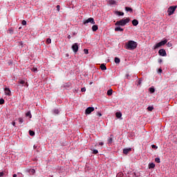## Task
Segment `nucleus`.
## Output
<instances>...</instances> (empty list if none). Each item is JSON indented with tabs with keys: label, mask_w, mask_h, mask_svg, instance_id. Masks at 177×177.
Returning a JSON list of instances; mask_svg holds the SVG:
<instances>
[{
	"label": "nucleus",
	"mask_w": 177,
	"mask_h": 177,
	"mask_svg": "<svg viewBox=\"0 0 177 177\" xmlns=\"http://www.w3.org/2000/svg\"><path fill=\"white\" fill-rule=\"evenodd\" d=\"M21 24L22 26H26L27 24V21L26 20H23Z\"/></svg>",
	"instance_id": "obj_34"
},
{
	"label": "nucleus",
	"mask_w": 177,
	"mask_h": 177,
	"mask_svg": "<svg viewBox=\"0 0 177 177\" xmlns=\"http://www.w3.org/2000/svg\"><path fill=\"white\" fill-rule=\"evenodd\" d=\"M158 53L160 55V56H167V52L165 51V49H160L158 51Z\"/></svg>",
	"instance_id": "obj_9"
},
{
	"label": "nucleus",
	"mask_w": 177,
	"mask_h": 177,
	"mask_svg": "<svg viewBox=\"0 0 177 177\" xmlns=\"http://www.w3.org/2000/svg\"><path fill=\"white\" fill-rule=\"evenodd\" d=\"M4 91L6 96H12V91H10V89H9V88H6L4 89Z\"/></svg>",
	"instance_id": "obj_8"
},
{
	"label": "nucleus",
	"mask_w": 177,
	"mask_h": 177,
	"mask_svg": "<svg viewBox=\"0 0 177 177\" xmlns=\"http://www.w3.org/2000/svg\"><path fill=\"white\" fill-rule=\"evenodd\" d=\"M100 146H103V145H104V143H103L102 142L99 143Z\"/></svg>",
	"instance_id": "obj_47"
},
{
	"label": "nucleus",
	"mask_w": 177,
	"mask_h": 177,
	"mask_svg": "<svg viewBox=\"0 0 177 177\" xmlns=\"http://www.w3.org/2000/svg\"><path fill=\"white\" fill-rule=\"evenodd\" d=\"M158 72H159V73H162V68H159V69H158Z\"/></svg>",
	"instance_id": "obj_46"
},
{
	"label": "nucleus",
	"mask_w": 177,
	"mask_h": 177,
	"mask_svg": "<svg viewBox=\"0 0 177 177\" xmlns=\"http://www.w3.org/2000/svg\"><path fill=\"white\" fill-rule=\"evenodd\" d=\"M115 31H124V28L118 26L115 28Z\"/></svg>",
	"instance_id": "obj_15"
},
{
	"label": "nucleus",
	"mask_w": 177,
	"mask_h": 177,
	"mask_svg": "<svg viewBox=\"0 0 177 177\" xmlns=\"http://www.w3.org/2000/svg\"><path fill=\"white\" fill-rule=\"evenodd\" d=\"M97 115H99V117H102V113H97Z\"/></svg>",
	"instance_id": "obj_48"
},
{
	"label": "nucleus",
	"mask_w": 177,
	"mask_h": 177,
	"mask_svg": "<svg viewBox=\"0 0 177 177\" xmlns=\"http://www.w3.org/2000/svg\"><path fill=\"white\" fill-rule=\"evenodd\" d=\"M19 84H21V85H24V84H26V82L24 80H21L19 82Z\"/></svg>",
	"instance_id": "obj_38"
},
{
	"label": "nucleus",
	"mask_w": 177,
	"mask_h": 177,
	"mask_svg": "<svg viewBox=\"0 0 177 177\" xmlns=\"http://www.w3.org/2000/svg\"><path fill=\"white\" fill-rule=\"evenodd\" d=\"M29 172H30V174H35V169H30L29 170Z\"/></svg>",
	"instance_id": "obj_32"
},
{
	"label": "nucleus",
	"mask_w": 177,
	"mask_h": 177,
	"mask_svg": "<svg viewBox=\"0 0 177 177\" xmlns=\"http://www.w3.org/2000/svg\"><path fill=\"white\" fill-rule=\"evenodd\" d=\"M114 62H115V63H116V64H120L121 60L118 57H115Z\"/></svg>",
	"instance_id": "obj_16"
},
{
	"label": "nucleus",
	"mask_w": 177,
	"mask_h": 177,
	"mask_svg": "<svg viewBox=\"0 0 177 177\" xmlns=\"http://www.w3.org/2000/svg\"><path fill=\"white\" fill-rule=\"evenodd\" d=\"M147 110H148V111H153V110H154V107H153V106H148L147 107Z\"/></svg>",
	"instance_id": "obj_22"
},
{
	"label": "nucleus",
	"mask_w": 177,
	"mask_h": 177,
	"mask_svg": "<svg viewBox=\"0 0 177 177\" xmlns=\"http://www.w3.org/2000/svg\"><path fill=\"white\" fill-rule=\"evenodd\" d=\"M155 161L158 163L160 164L161 162V160H160V158H156Z\"/></svg>",
	"instance_id": "obj_28"
},
{
	"label": "nucleus",
	"mask_w": 177,
	"mask_h": 177,
	"mask_svg": "<svg viewBox=\"0 0 177 177\" xmlns=\"http://www.w3.org/2000/svg\"><path fill=\"white\" fill-rule=\"evenodd\" d=\"M54 113H55V114H59V110L55 109V110L54 111Z\"/></svg>",
	"instance_id": "obj_43"
},
{
	"label": "nucleus",
	"mask_w": 177,
	"mask_h": 177,
	"mask_svg": "<svg viewBox=\"0 0 177 177\" xmlns=\"http://www.w3.org/2000/svg\"><path fill=\"white\" fill-rule=\"evenodd\" d=\"M3 175H5V173H3V171L0 172V177L3 176Z\"/></svg>",
	"instance_id": "obj_41"
},
{
	"label": "nucleus",
	"mask_w": 177,
	"mask_h": 177,
	"mask_svg": "<svg viewBox=\"0 0 177 177\" xmlns=\"http://www.w3.org/2000/svg\"><path fill=\"white\" fill-rule=\"evenodd\" d=\"M98 29H99V27L97 25H94L92 26L93 31H97Z\"/></svg>",
	"instance_id": "obj_12"
},
{
	"label": "nucleus",
	"mask_w": 177,
	"mask_h": 177,
	"mask_svg": "<svg viewBox=\"0 0 177 177\" xmlns=\"http://www.w3.org/2000/svg\"><path fill=\"white\" fill-rule=\"evenodd\" d=\"M125 10H127V12H132V8H129V7H125Z\"/></svg>",
	"instance_id": "obj_21"
},
{
	"label": "nucleus",
	"mask_w": 177,
	"mask_h": 177,
	"mask_svg": "<svg viewBox=\"0 0 177 177\" xmlns=\"http://www.w3.org/2000/svg\"><path fill=\"white\" fill-rule=\"evenodd\" d=\"M12 125H13V127H16V122H12Z\"/></svg>",
	"instance_id": "obj_45"
},
{
	"label": "nucleus",
	"mask_w": 177,
	"mask_h": 177,
	"mask_svg": "<svg viewBox=\"0 0 177 177\" xmlns=\"http://www.w3.org/2000/svg\"><path fill=\"white\" fill-rule=\"evenodd\" d=\"M29 134H30V136H34V135H35V132L30 130L29 131Z\"/></svg>",
	"instance_id": "obj_27"
},
{
	"label": "nucleus",
	"mask_w": 177,
	"mask_h": 177,
	"mask_svg": "<svg viewBox=\"0 0 177 177\" xmlns=\"http://www.w3.org/2000/svg\"><path fill=\"white\" fill-rule=\"evenodd\" d=\"M86 88L85 87L82 88L81 91L82 92H86Z\"/></svg>",
	"instance_id": "obj_39"
},
{
	"label": "nucleus",
	"mask_w": 177,
	"mask_h": 177,
	"mask_svg": "<svg viewBox=\"0 0 177 177\" xmlns=\"http://www.w3.org/2000/svg\"><path fill=\"white\" fill-rule=\"evenodd\" d=\"M141 84H142V79H139V80H138L137 85H141Z\"/></svg>",
	"instance_id": "obj_35"
},
{
	"label": "nucleus",
	"mask_w": 177,
	"mask_h": 177,
	"mask_svg": "<svg viewBox=\"0 0 177 177\" xmlns=\"http://www.w3.org/2000/svg\"><path fill=\"white\" fill-rule=\"evenodd\" d=\"M149 91L151 93H154V92H156V89L154 88V87L149 88Z\"/></svg>",
	"instance_id": "obj_19"
},
{
	"label": "nucleus",
	"mask_w": 177,
	"mask_h": 177,
	"mask_svg": "<svg viewBox=\"0 0 177 177\" xmlns=\"http://www.w3.org/2000/svg\"><path fill=\"white\" fill-rule=\"evenodd\" d=\"M92 82L90 83V85H91Z\"/></svg>",
	"instance_id": "obj_54"
},
{
	"label": "nucleus",
	"mask_w": 177,
	"mask_h": 177,
	"mask_svg": "<svg viewBox=\"0 0 177 177\" xmlns=\"http://www.w3.org/2000/svg\"><path fill=\"white\" fill-rule=\"evenodd\" d=\"M19 30L21 29V27H19Z\"/></svg>",
	"instance_id": "obj_53"
},
{
	"label": "nucleus",
	"mask_w": 177,
	"mask_h": 177,
	"mask_svg": "<svg viewBox=\"0 0 177 177\" xmlns=\"http://www.w3.org/2000/svg\"><path fill=\"white\" fill-rule=\"evenodd\" d=\"M132 24H133V26H138V24H139V21H138L137 19H133L132 21Z\"/></svg>",
	"instance_id": "obj_11"
},
{
	"label": "nucleus",
	"mask_w": 177,
	"mask_h": 177,
	"mask_svg": "<svg viewBox=\"0 0 177 177\" xmlns=\"http://www.w3.org/2000/svg\"><path fill=\"white\" fill-rule=\"evenodd\" d=\"M156 167V164H154V163H149V169H151V168H155Z\"/></svg>",
	"instance_id": "obj_18"
},
{
	"label": "nucleus",
	"mask_w": 177,
	"mask_h": 177,
	"mask_svg": "<svg viewBox=\"0 0 177 177\" xmlns=\"http://www.w3.org/2000/svg\"><path fill=\"white\" fill-rule=\"evenodd\" d=\"M136 48H138V43L135 41L129 40L126 44V49H128V50H133Z\"/></svg>",
	"instance_id": "obj_1"
},
{
	"label": "nucleus",
	"mask_w": 177,
	"mask_h": 177,
	"mask_svg": "<svg viewBox=\"0 0 177 177\" xmlns=\"http://www.w3.org/2000/svg\"><path fill=\"white\" fill-rule=\"evenodd\" d=\"M167 46L169 47V48H171V46H172V44H171V43H168L167 44Z\"/></svg>",
	"instance_id": "obj_44"
},
{
	"label": "nucleus",
	"mask_w": 177,
	"mask_h": 177,
	"mask_svg": "<svg viewBox=\"0 0 177 177\" xmlns=\"http://www.w3.org/2000/svg\"><path fill=\"white\" fill-rule=\"evenodd\" d=\"M18 121L19 124H23V122H24V120L21 118H18Z\"/></svg>",
	"instance_id": "obj_26"
},
{
	"label": "nucleus",
	"mask_w": 177,
	"mask_h": 177,
	"mask_svg": "<svg viewBox=\"0 0 177 177\" xmlns=\"http://www.w3.org/2000/svg\"><path fill=\"white\" fill-rule=\"evenodd\" d=\"M128 77H129V75H127V78H128Z\"/></svg>",
	"instance_id": "obj_52"
},
{
	"label": "nucleus",
	"mask_w": 177,
	"mask_h": 177,
	"mask_svg": "<svg viewBox=\"0 0 177 177\" xmlns=\"http://www.w3.org/2000/svg\"><path fill=\"white\" fill-rule=\"evenodd\" d=\"M31 71H33V73H37V71H38V68L33 67L31 68Z\"/></svg>",
	"instance_id": "obj_24"
},
{
	"label": "nucleus",
	"mask_w": 177,
	"mask_h": 177,
	"mask_svg": "<svg viewBox=\"0 0 177 177\" xmlns=\"http://www.w3.org/2000/svg\"><path fill=\"white\" fill-rule=\"evenodd\" d=\"M13 177H17V174H13Z\"/></svg>",
	"instance_id": "obj_51"
},
{
	"label": "nucleus",
	"mask_w": 177,
	"mask_h": 177,
	"mask_svg": "<svg viewBox=\"0 0 177 177\" xmlns=\"http://www.w3.org/2000/svg\"><path fill=\"white\" fill-rule=\"evenodd\" d=\"M5 104V100L3 98L0 99V104Z\"/></svg>",
	"instance_id": "obj_31"
},
{
	"label": "nucleus",
	"mask_w": 177,
	"mask_h": 177,
	"mask_svg": "<svg viewBox=\"0 0 177 177\" xmlns=\"http://www.w3.org/2000/svg\"><path fill=\"white\" fill-rule=\"evenodd\" d=\"M158 63H162V59H159Z\"/></svg>",
	"instance_id": "obj_49"
},
{
	"label": "nucleus",
	"mask_w": 177,
	"mask_h": 177,
	"mask_svg": "<svg viewBox=\"0 0 177 177\" xmlns=\"http://www.w3.org/2000/svg\"><path fill=\"white\" fill-rule=\"evenodd\" d=\"M151 147H152V149H158V147H157L156 145H151Z\"/></svg>",
	"instance_id": "obj_36"
},
{
	"label": "nucleus",
	"mask_w": 177,
	"mask_h": 177,
	"mask_svg": "<svg viewBox=\"0 0 177 177\" xmlns=\"http://www.w3.org/2000/svg\"><path fill=\"white\" fill-rule=\"evenodd\" d=\"M8 32H9V34H10V35H12L13 34V28H10L8 30Z\"/></svg>",
	"instance_id": "obj_23"
},
{
	"label": "nucleus",
	"mask_w": 177,
	"mask_h": 177,
	"mask_svg": "<svg viewBox=\"0 0 177 177\" xmlns=\"http://www.w3.org/2000/svg\"><path fill=\"white\" fill-rule=\"evenodd\" d=\"M107 95H108V96H111L113 95V89L111 88V89L108 90Z\"/></svg>",
	"instance_id": "obj_17"
},
{
	"label": "nucleus",
	"mask_w": 177,
	"mask_h": 177,
	"mask_svg": "<svg viewBox=\"0 0 177 177\" xmlns=\"http://www.w3.org/2000/svg\"><path fill=\"white\" fill-rule=\"evenodd\" d=\"M90 23L91 24H95V19L92 17L88 18L83 21V24H88Z\"/></svg>",
	"instance_id": "obj_5"
},
{
	"label": "nucleus",
	"mask_w": 177,
	"mask_h": 177,
	"mask_svg": "<svg viewBox=\"0 0 177 177\" xmlns=\"http://www.w3.org/2000/svg\"><path fill=\"white\" fill-rule=\"evenodd\" d=\"M129 18L122 19L120 21H117L115 26H122V27H124V26H127L129 23Z\"/></svg>",
	"instance_id": "obj_2"
},
{
	"label": "nucleus",
	"mask_w": 177,
	"mask_h": 177,
	"mask_svg": "<svg viewBox=\"0 0 177 177\" xmlns=\"http://www.w3.org/2000/svg\"><path fill=\"white\" fill-rule=\"evenodd\" d=\"M115 115H116L117 118H121V117H122V113H121V112H117L115 113Z\"/></svg>",
	"instance_id": "obj_14"
},
{
	"label": "nucleus",
	"mask_w": 177,
	"mask_h": 177,
	"mask_svg": "<svg viewBox=\"0 0 177 177\" xmlns=\"http://www.w3.org/2000/svg\"><path fill=\"white\" fill-rule=\"evenodd\" d=\"M57 10L59 12L60 10V6H57Z\"/></svg>",
	"instance_id": "obj_42"
},
{
	"label": "nucleus",
	"mask_w": 177,
	"mask_h": 177,
	"mask_svg": "<svg viewBox=\"0 0 177 177\" xmlns=\"http://www.w3.org/2000/svg\"><path fill=\"white\" fill-rule=\"evenodd\" d=\"M176 8L177 6H170L168 8L167 13L169 16H172V14L175 12V10H176Z\"/></svg>",
	"instance_id": "obj_4"
},
{
	"label": "nucleus",
	"mask_w": 177,
	"mask_h": 177,
	"mask_svg": "<svg viewBox=\"0 0 177 177\" xmlns=\"http://www.w3.org/2000/svg\"><path fill=\"white\" fill-rule=\"evenodd\" d=\"M97 153H99V151H97V149L93 150V154H97Z\"/></svg>",
	"instance_id": "obj_33"
},
{
	"label": "nucleus",
	"mask_w": 177,
	"mask_h": 177,
	"mask_svg": "<svg viewBox=\"0 0 177 177\" xmlns=\"http://www.w3.org/2000/svg\"><path fill=\"white\" fill-rule=\"evenodd\" d=\"M117 15H118V16H124V12L118 11Z\"/></svg>",
	"instance_id": "obj_30"
},
{
	"label": "nucleus",
	"mask_w": 177,
	"mask_h": 177,
	"mask_svg": "<svg viewBox=\"0 0 177 177\" xmlns=\"http://www.w3.org/2000/svg\"><path fill=\"white\" fill-rule=\"evenodd\" d=\"M108 142H109V143H113V138H109V140H108Z\"/></svg>",
	"instance_id": "obj_40"
},
{
	"label": "nucleus",
	"mask_w": 177,
	"mask_h": 177,
	"mask_svg": "<svg viewBox=\"0 0 177 177\" xmlns=\"http://www.w3.org/2000/svg\"><path fill=\"white\" fill-rule=\"evenodd\" d=\"M92 111H95V108L91 106L88 107L85 111V114H91Z\"/></svg>",
	"instance_id": "obj_6"
},
{
	"label": "nucleus",
	"mask_w": 177,
	"mask_h": 177,
	"mask_svg": "<svg viewBox=\"0 0 177 177\" xmlns=\"http://www.w3.org/2000/svg\"><path fill=\"white\" fill-rule=\"evenodd\" d=\"M84 52L85 55H88V53H89V51L88 50V49H84Z\"/></svg>",
	"instance_id": "obj_37"
},
{
	"label": "nucleus",
	"mask_w": 177,
	"mask_h": 177,
	"mask_svg": "<svg viewBox=\"0 0 177 177\" xmlns=\"http://www.w3.org/2000/svg\"><path fill=\"white\" fill-rule=\"evenodd\" d=\"M100 68L102 71L107 70V67H106V65L104 64H102L100 66Z\"/></svg>",
	"instance_id": "obj_13"
},
{
	"label": "nucleus",
	"mask_w": 177,
	"mask_h": 177,
	"mask_svg": "<svg viewBox=\"0 0 177 177\" xmlns=\"http://www.w3.org/2000/svg\"><path fill=\"white\" fill-rule=\"evenodd\" d=\"M167 42H168L167 39H165V40L160 41L159 43L156 44L153 46V49H158V48H160L161 46H164V45H165L167 44Z\"/></svg>",
	"instance_id": "obj_3"
},
{
	"label": "nucleus",
	"mask_w": 177,
	"mask_h": 177,
	"mask_svg": "<svg viewBox=\"0 0 177 177\" xmlns=\"http://www.w3.org/2000/svg\"><path fill=\"white\" fill-rule=\"evenodd\" d=\"M129 151H132L131 148H128V149H123V153L124 154H128L129 153Z\"/></svg>",
	"instance_id": "obj_10"
},
{
	"label": "nucleus",
	"mask_w": 177,
	"mask_h": 177,
	"mask_svg": "<svg viewBox=\"0 0 177 177\" xmlns=\"http://www.w3.org/2000/svg\"><path fill=\"white\" fill-rule=\"evenodd\" d=\"M72 49L74 52V53H77L78 52V44L75 43L73 46H72Z\"/></svg>",
	"instance_id": "obj_7"
},
{
	"label": "nucleus",
	"mask_w": 177,
	"mask_h": 177,
	"mask_svg": "<svg viewBox=\"0 0 177 177\" xmlns=\"http://www.w3.org/2000/svg\"><path fill=\"white\" fill-rule=\"evenodd\" d=\"M26 115V117H29V118H31V117H32L31 112H30V111L27 112Z\"/></svg>",
	"instance_id": "obj_25"
},
{
	"label": "nucleus",
	"mask_w": 177,
	"mask_h": 177,
	"mask_svg": "<svg viewBox=\"0 0 177 177\" xmlns=\"http://www.w3.org/2000/svg\"><path fill=\"white\" fill-rule=\"evenodd\" d=\"M71 38V36L69 35H68V39H70Z\"/></svg>",
	"instance_id": "obj_50"
},
{
	"label": "nucleus",
	"mask_w": 177,
	"mask_h": 177,
	"mask_svg": "<svg viewBox=\"0 0 177 177\" xmlns=\"http://www.w3.org/2000/svg\"><path fill=\"white\" fill-rule=\"evenodd\" d=\"M116 2L115 0H109L110 5H115Z\"/></svg>",
	"instance_id": "obj_20"
},
{
	"label": "nucleus",
	"mask_w": 177,
	"mask_h": 177,
	"mask_svg": "<svg viewBox=\"0 0 177 177\" xmlns=\"http://www.w3.org/2000/svg\"><path fill=\"white\" fill-rule=\"evenodd\" d=\"M51 43H52V39H50V38H48L46 39V44H51Z\"/></svg>",
	"instance_id": "obj_29"
}]
</instances>
